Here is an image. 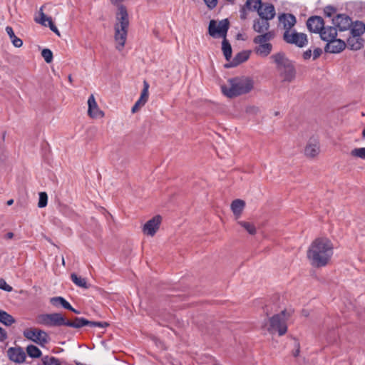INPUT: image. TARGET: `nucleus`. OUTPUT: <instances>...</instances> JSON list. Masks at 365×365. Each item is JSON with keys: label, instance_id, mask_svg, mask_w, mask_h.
<instances>
[{"label": "nucleus", "instance_id": "obj_1", "mask_svg": "<svg viewBox=\"0 0 365 365\" xmlns=\"http://www.w3.org/2000/svg\"><path fill=\"white\" fill-rule=\"evenodd\" d=\"M334 254L332 242L327 238L319 237L309 245L307 257L314 267H323L330 262Z\"/></svg>", "mask_w": 365, "mask_h": 365}, {"label": "nucleus", "instance_id": "obj_2", "mask_svg": "<svg viewBox=\"0 0 365 365\" xmlns=\"http://www.w3.org/2000/svg\"><path fill=\"white\" fill-rule=\"evenodd\" d=\"M124 0H111L112 4L118 5V11L117 13L118 22L115 24V35L114 38L117 45L116 49L122 51L124 48L129 26L128 14L126 8L123 4H120Z\"/></svg>", "mask_w": 365, "mask_h": 365}, {"label": "nucleus", "instance_id": "obj_3", "mask_svg": "<svg viewBox=\"0 0 365 365\" xmlns=\"http://www.w3.org/2000/svg\"><path fill=\"white\" fill-rule=\"evenodd\" d=\"M229 29L228 20L224 19L219 21L218 24L215 20H211L209 24V34L214 37H223L222 42V50L225 59L229 61L232 58V47L229 41L226 39V35Z\"/></svg>", "mask_w": 365, "mask_h": 365}, {"label": "nucleus", "instance_id": "obj_4", "mask_svg": "<svg viewBox=\"0 0 365 365\" xmlns=\"http://www.w3.org/2000/svg\"><path fill=\"white\" fill-rule=\"evenodd\" d=\"M229 86H221L223 94L229 98L246 94L251 91L254 87L253 80L248 77L231 78L229 80Z\"/></svg>", "mask_w": 365, "mask_h": 365}, {"label": "nucleus", "instance_id": "obj_5", "mask_svg": "<svg viewBox=\"0 0 365 365\" xmlns=\"http://www.w3.org/2000/svg\"><path fill=\"white\" fill-rule=\"evenodd\" d=\"M276 64V68L283 82L290 83L296 77V69L292 61L283 53H277L271 56Z\"/></svg>", "mask_w": 365, "mask_h": 365}, {"label": "nucleus", "instance_id": "obj_6", "mask_svg": "<svg viewBox=\"0 0 365 365\" xmlns=\"http://www.w3.org/2000/svg\"><path fill=\"white\" fill-rule=\"evenodd\" d=\"M274 31H271L263 34H259L253 38V42L258 46L255 48L257 54L266 57L270 54L272 45L269 41L274 38Z\"/></svg>", "mask_w": 365, "mask_h": 365}, {"label": "nucleus", "instance_id": "obj_7", "mask_svg": "<svg viewBox=\"0 0 365 365\" xmlns=\"http://www.w3.org/2000/svg\"><path fill=\"white\" fill-rule=\"evenodd\" d=\"M269 326L267 331L270 334L278 332L279 336H282L287 331L286 311L283 310L279 314H274L269 320Z\"/></svg>", "mask_w": 365, "mask_h": 365}, {"label": "nucleus", "instance_id": "obj_8", "mask_svg": "<svg viewBox=\"0 0 365 365\" xmlns=\"http://www.w3.org/2000/svg\"><path fill=\"white\" fill-rule=\"evenodd\" d=\"M24 336L27 339L34 341L41 346H44L50 341V338L47 332L36 328H30L24 330Z\"/></svg>", "mask_w": 365, "mask_h": 365}, {"label": "nucleus", "instance_id": "obj_9", "mask_svg": "<svg viewBox=\"0 0 365 365\" xmlns=\"http://www.w3.org/2000/svg\"><path fill=\"white\" fill-rule=\"evenodd\" d=\"M283 40L289 44H294L299 48H303L308 43L307 34L297 32L295 30L289 32L285 31L283 34Z\"/></svg>", "mask_w": 365, "mask_h": 365}, {"label": "nucleus", "instance_id": "obj_10", "mask_svg": "<svg viewBox=\"0 0 365 365\" xmlns=\"http://www.w3.org/2000/svg\"><path fill=\"white\" fill-rule=\"evenodd\" d=\"M162 217L160 215H155L149 220L143 227V232L145 235L153 236L160 227Z\"/></svg>", "mask_w": 365, "mask_h": 365}, {"label": "nucleus", "instance_id": "obj_11", "mask_svg": "<svg viewBox=\"0 0 365 365\" xmlns=\"http://www.w3.org/2000/svg\"><path fill=\"white\" fill-rule=\"evenodd\" d=\"M307 26L309 31L320 34L324 26V19L319 16H312L307 19Z\"/></svg>", "mask_w": 365, "mask_h": 365}, {"label": "nucleus", "instance_id": "obj_12", "mask_svg": "<svg viewBox=\"0 0 365 365\" xmlns=\"http://www.w3.org/2000/svg\"><path fill=\"white\" fill-rule=\"evenodd\" d=\"M259 17L265 20L270 21L273 19L276 15V11L274 5L269 2L262 3L261 7L257 11Z\"/></svg>", "mask_w": 365, "mask_h": 365}, {"label": "nucleus", "instance_id": "obj_13", "mask_svg": "<svg viewBox=\"0 0 365 365\" xmlns=\"http://www.w3.org/2000/svg\"><path fill=\"white\" fill-rule=\"evenodd\" d=\"M333 23L340 31L349 30L353 24L351 19L346 14H338L333 19Z\"/></svg>", "mask_w": 365, "mask_h": 365}, {"label": "nucleus", "instance_id": "obj_14", "mask_svg": "<svg viewBox=\"0 0 365 365\" xmlns=\"http://www.w3.org/2000/svg\"><path fill=\"white\" fill-rule=\"evenodd\" d=\"M9 359L16 363H23L26 359V354L21 347H11L7 351Z\"/></svg>", "mask_w": 365, "mask_h": 365}, {"label": "nucleus", "instance_id": "obj_15", "mask_svg": "<svg viewBox=\"0 0 365 365\" xmlns=\"http://www.w3.org/2000/svg\"><path fill=\"white\" fill-rule=\"evenodd\" d=\"M88 113L90 117L93 118H98L103 117L104 113L99 109L93 95H91L89 96L88 99Z\"/></svg>", "mask_w": 365, "mask_h": 365}, {"label": "nucleus", "instance_id": "obj_16", "mask_svg": "<svg viewBox=\"0 0 365 365\" xmlns=\"http://www.w3.org/2000/svg\"><path fill=\"white\" fill-rule=\"evenodd\" d=\"M346 47V43L341 39L334 38V40L328 42L325 46L326 52L338 53L342 51Z\"/></svg>", "mask_w": 365, "mask_h": 365}, {"label": "nucleus", "instance_id": "obj_17", "mask_svg": "<svg viewBox=\"0 0 365 365\" xmlns=\"http://www.w3.org/2000/svg\"><path fill=\"white\" fill-rule=\"evenodd\" d=\"M279 21L283 25L285 31H292V28L296 24V17L292 14H282L278 17Z\"/></svg>", "mask_w": 365, "mask_h": 365}, {"label": "nucleus", "instance_id": "obj_18", "mask_svg": "<svg viewBox=\"0 0 365 365\" xmlns=\"http://www.w3.org/2000/svg\"><path fill=\"white\" fill-rule=\"evenodd\" d=\"M269 21L262 18L259 17L253 21L252 29L258 34H263L269 32Z\"/></svg>", "mask_w": 365, "mask_h": 365}, {"label": "nucleus", "instance_id": "obj_19", "mask_svg": "<svg viewBox=\"0 0 365 365\" xmlns=\"http://www.w3.org/2000/svg\"><path fill=\"white\" fill-rule=\"evenodd\" d=\"M66 318L61 313H51L48 317V327H61L66 326Z\"/></svg>", "mask_w": 365, "mask_h": 365}, {"label": "nucleus", "instance_id": "obj_20", "mask_svg": "<svg viewBox=\"0 0 365 365\" xmlns=\"http://www.w3.org/2000/svg\"><path fill=\"white\" fill-rule=\"evenodd\" d=\"M250 57V51H242L234 57L232 61L225 64L226 68H232L238 66L239 64L246 61Z\"/></svg>", "mask_w": 365, "mask_h": 365}, {"label": "nucleus", "instance_id": "obj_21", "mask_svg": "<svg viewBox=\"0 0 365 365\" xmlns=\"http://www.w3.org/2000/svg\"><path fill=\"white\" fill-rule=\"evenodd\" d=\"M319 35L324 41H327L328 43L330 41L334 40V38H336V29L334 26H324Z\"/></svg>", "mask_w": 365, "mask_h": 365}, {"label": "nucleus", "instance_id": "obj_22", "mask_svg": "<svg viewBox=\"0 0 365 365\" xmlns=\"http://www.w3.org/2000/svg\"><path fill=\"white\" fill-rule=\"evenodd\" d=\"M319 153V144L316 140H310L305 147L304 154L309 158H314Z\"/></svg>", "mask_w": 365, "mask_h": 365}, {"label": "nucleus", "instance_id": "obj_23", "mask_svg": "<svg viewBox=\"0 0 365 365\" xmlns=\"http://www.w3.org/2000/svg\"><path fill=\"white\" fill-rule=\"evenodd\" d=\"M90 321L83 317H75L73 321L66 319V326L80 329L85 326H89Z\"/></svg>", "mask_w": 365, "mask_h": 365}, {"label": "nucleus", "instance_id": "obj_24", "mask_svg": "<svg viewBox=\"0 0 365 365\" xmlns=\"http://www.w3.org/2000/svg\"><path fill=\"white\" fill-rule=\"evenodd\" d=\"M348 47L354 51L361 49L364 46V41L360 36H350L347 38Z\"/></svg>", "mask_w": 365, "mask_h": 365}, {"label": "nucleus", "instance_id": "obj_25", "mask_svg": "<svg viewBox=\"0 0 365 365\" xmlns=\"http://www.w3.org/2000/svg\"><path fill=\"white\" fill-rule=\"evenodd\" d=\"M351 36H360L365 32V24L361 21L353 22L351 28L349 29Z\"/></svg>", "mask_w": 365, "mask_h": 365}, {"label": "nucleus", "instance_id": "obj_26", "mask_svg": "<svg viewBox=\"0 0 365 365\" xmlns=\"http://www.w3.org/2000/svg\"><path fill=\"white\" fill-rule=\"evenodd\" d=\"M245 206V202L242 200L237 199L232 201L231 204V210L234 215L239 217Z\"/></svg>", "mask_w": 365, "mask_h": 365}, {"label": "nucleus", "instance_id": "obj_27", "mask_svg": "<svg viewBox=\"0 0 365 365\" xmlns=\"http://www.w3.org/2000/svg\"><path fill=\"white\" fill-rule=\"evenodd\" d=\"M50 303L55 307H62L66 309L71 308V304L62 297H51Z\"/></svg>", "mask_w": 365, "mask_h": 365}, {"label": "nucleus", "instance_id": "obj_28", "mask_svg": "<svg viewBox=\"0 0 365 365\" xmlns=\"http://www.w3.org/2000/svg\"><path fill=\"white\" fill-rule=\"evenodd\" d=\"M15 319L6 311L0 309V322L5 326L9 327L14 324Z\"/></svg>", "mask_w": 365, "mask_h": 365}, {"label": "nucleus", "instance_id": "obj_29", "mask_svg": "<svg viewBox=\"0 0 365 365\" xmlns=\"http://www.w3.org/2000/svg\"><path fill=\"white\" fill-rule=\"evenodd\" d=\"M6 31L9 35L10 40L11 41L13 45L16 48H20L23 45V41L21 38L16 36L14 34V30L12 27L8 26L6 27Z\"/></svg>", "mask_w": 365, "mask_h": 365}, {"label": "nucleus", "instance_id": "obj_30", "mask_svg": "<svg viewBox=\"0 0 365 365\" xmlns=\"http://www.w3.org/2000/svg\"><path fill=\"white\" fill-rule=\"evenodd\" d=\"M72 282L79 287L87 289L88 287L87 282L85 278L78 277L76 274L72 273L71 274Z\"/></svg>", "mask_w": 365, "mask_h": 365}, {"label": "nucleus", "instance_id": "obj_31", "mask_svg": "<svg viewBox=\"0 0 365 365\" xmlns=\"http://www.w3.org/2000/svg\"><path fill=\"white\" fill-rule=\"evenodd\" d=\"M26 352L31 358H39L42 354L41 351L33 344H30L26 347Z\"/></svg>", "mask_w": 365, "mask_h": 365}, {"label": "nucleus", "instance_id": "obj_32", "mask_svg": "<svg viewBox=\"0 0 365 365\" xmlns=\"http://www.w3.org/2000/svg\"><path fill=\"white\" fill-rule=\"evenodd\" d=\"M148 88H149V84L147 81L143 82V89L141 92V95L140 98L137 101V102H139L141 105H145L148 99Z\"/></svg>", "mask_w": 365, "mask_h": 365}, {"label": "nucleus", "instance_id": "obj_33", "mask_svg": "<svg viewBox=\"0 0 365 365\" xmlns=\"http://www.w3.org/2000/svg\"><path fill=\"white\" fill-rule=\"evenodd\" d=\"M43 7L44 6H42L39 9V18L36 17L35 21L38 24H40L44 26H47V23L49 21V20L51 19V17H48L44 13H43Z\"/></svg>", "mask_w": 365, "mask_h": 365}, {"label": "nucleus", "instance_id": "obj_34", "mask_svg": "<svg viewBox=\"0 0 365 365\" xmlns=\"http://www.w3.org/2000/svg\"><path fill=\"white\" fill-rule=\"evenodd\" d=\"M262 4V2L261 0H247L245 5L249 10L256 11L257 12Z\"/></svg>", "mask_w": 365, "mask_h": 365}, {"label": "nucleus", "instance_id": "obj_35", "mask_svg": "<svg viewBox=\"0 0 365 365\" xmlns=\"http://www.w3.org/2000/svg\"><path fill=\"white\" fill-rule=\"evenodd\" d=\"M41 361L43 365H61L59 359L54 356H44Z\"/></svg>", "mask_w": 365, "mask_h": 365}, {"label": "nucleus", "instance_id": "obj_36", "mask_svg": "<svg viewBox=\"0 0 365 365\" xmlns=\"http://www.w3.org/2000/svg\"><path fill=\"white\" fill-rule=\"evenodd\" d=\"M238 224L241 225L249 234L255 235L256 233V228L255 225L248 222L240 221Z\"/></svg>", "mask_w": 365, "mask_h": 365}, {"label": "nucleus", "instance_id": "obj_37", "mask_svg": "<svg viewBox=\"0 0 365 365\" xmlns=\"http://www.w3.org/2000/svg\"><path fill=\"white\" fill-rule=\"evenodd\" d=\"M351 155L365 160V148H354L351 151Z\"/></svg>", "mask_w": 365, "mask_h": 365}, {"label": "nucleus", "instance_id": "obj_38", "mask_svg": "<svg viewBox=\"0 0 365 365\" xmlns=\"http://www.w3.org/2000/svg\"><path fill=\"white\" fill-rule=\"evenodd\" d=\"M49 314H41L36 317V321L38 324L48 327Z\"/></svg>", "mask_w": 365, "mask_h": 365}, {"label": "nucleus", "instance_id": "obj_39", "mask_svg": "<svg viewBox=\"0 0 365 365\" xmlns=\"http://www.w3.org/2000/svg\"><path fill=\"white\" fill-rule=\"evenodd\" d=\"M48 202V195L45 192L39 193V199L38 202V207L40 208L45 207Z\"/></svg>", "mask_w": 365, "mask_h": 365}, {"label": "nucleus", "instance_id": "obj_40", "mask_svg": "<svg viewBox=\"0 0 365 365\" xmlns=\"http://www.w3.org/2000/svg\"><path fill=\"white\" fill-rule=\"evenodd\" d=\"M41 56L48 63H51L53 60V53L48 48L43 49L41 51Z\"/></svg>", "mask_w": 365, "mask_h": 365}, {"label": "nucleus", "instance_id": "obj_41", "mask_svg": "<svg viewBox=\"0 0 365 365\" xmlns=\"http://www.w3.org/2000/svg\"><path fill=\"white\" fill-rule=\"evenodd\" d=\"M108 326V324L106 322H94L90 321L89 326L90 327H98V328H106Z\"/></svg>", "mask_w": 365, "mask_h": 365}, {"label": "nucleus", "instance_id": "obj_42", "mask_svg": "<svg viewBox=\"0 0 365 365\" xmlns=\"http://www.w3.org/2000/svg\"><path fill=\"white\" fill-rule=\"evenodd\" d=\"M0 289L10 292L13 290V288L4 279H0Z\"/></svg>", "mask_w": 365, "mask_h": 365}, {"label": "nucleus", "instance_id": "obj_43", "mask_svg": "<svg viewBox=\"0 0 365 365\" xmlns=\"http://www.w3.org/2000/svg\"><path fill=\"white\" fill-rule=\"evenodd\" d=\"M324 12L325 16L331 17L336 12V9L331 6H327L324 8Z\"/></svg>", "mask_w": 365, "mask_h": 365}, {"label": "nucleus", "instance_id": "obj_44", "mask_svg": "<svg viewBox=\"0 0 365 365\" xmlns=\"http://www.w3.org/2000/svg\"><path fill=\"white\" fill-rule=\"evenodd\" d=\"M247 10H249L245 5H244L240 10V16L242 20H245L247 18Z\"/></svg>", "mask_w": 365, "mask_h": 365}, {"label": "nucleus", "instance_id": "obj_45", "mask_svg": "<svg viewBox=\"0 0 365 365\" xmlns=\"http://www.w3.org/2000/svg\"><path fill=\"white\" fill-rule=\"evenodd\" d=\"M210 9H213L217 4V0H203Z\"/></svg>", "mask_w": 365, "mask_h": 365}, {"label": "nucleus", "instance_id": "obj_46", "mask_svg": "<svg viewBox=\"0 0 365 365\" xmlns=\"http://www.w3.org/2000/svg\"><path fill=\"white\" fill-rule=\"evenodd\" d=\"M47 26H48V27L50 28V29L54 32L55 34H56L58 36H60V32L58 31V29H57V27L55 26V24H53V21H52V19L51 20H49V21L48 22L47 24Z\"/></svg>", "mask_w": 365, "mask_h": 365}, {"label": "nucleus", "instance_id": "obj_47", "mask_svg": "<svg viewBox=\"0 0 365 365\" xmlns=\"http://www.w3.org/2000/svg\"><path fill=\"white\" fill-rule=\"evenodd\" d=\"M7 333L4 329L0 327V341L3 342L7 339Z\"/></svg>", "mask_w": 365, "mask_h": 365}, {"label": "nucleus", "instance_id": "obj_48", "mask_svg": "<svg viewBox=\"0 0 365 365\" xmlns=\"http://www.w3.org/2000/svg\"><path fill=\"white\" fill-rule=\"evenodd\" d=\"M322 53V50L320 48H316L313 51V59L315 60L319 58Z\"/></svg>", "mask_w": 365, "mask_h": 365}, {"label": "nucleus", "instance_id": "obj_49", "mask_svg": "<svg viewBox=\"0 0 365 365\" xmlns=\"http://www.w3.org/2000/svg\"><path fill=\"white\" fill-rule=\"evenodd\" d=\"M311 56H312V50L311 49L307 50L303 53V58L304 60L309 59L311 58Z\"/></svg>", "mask_w": 365, "mask_h": 365}, {"label": "nucleus", "instance_id": "obj_50", "mask_svg": "<svg viewBox=\"0 0 365 365\" xmlns=\"http://www.w3.org/2000/svg\"><path fill=\"white\" fill-rule=\"evenodd\" d=\"M295 346L297 349L293 352V355L297 356L299 354V344L297 341L295 342Z\"/></svg>", "mask_w": 365, "mask_h": 365}, {"label": "nucleus", "instance_id": "obj_51", "mask_svg": "<svg viewBox=\"0 0 365 365\" xmlns=\"http://www.w3.org/2000/svg\"><path fill=\"white\" fill-rule=\"evenodd\" d=\"M13 237H14V233H13V232H7V233L6 234V235H5V237H6V239H11V238H13Z\"/></svg>", "mask_w": 365, "mask_h": 365}, {"label": "nucleus", "instance_id": "obj_52", "mask_svg": "<svg viewBox=\"0 0 365 365\" xmlns=\"http://www.w3.org/2000/svg\"><path fill=\"white\" fill-rule=\"evenodd\" d=\"M68 310H70L73 312H74L75 314H80V312L76 310V309H74L72 306H71V309H68Z\"/></svg>", "mask_w": 365, "mask_h": 365}, {"label": "nucleus", "instance_id": "obj_53", "mask_svg": "<svg viewBox=\"0 0 365 365\" xmlns=\"http://www.w3.org/2000/svg\"><path fill=\"white\" fill-rule=\"evenodd\" d=\"M134 106H135L136 108H139V107L143 106V105H141L140 103H139V102H137V101H136V102H135V103L134 104Z\"/></svg>", "mask_w": 365, "mask_h": 365}, {"label": "nucleus", "instance_id": "obj_54", "mask_svg": "<svg viewBox=\"0 0 365 365\" xmlns=\"http://www.w3.org/2000/svg\"><path fill=\"white\" fill-rule=\"evenodd\" d=\"M138 109V108H136L135 106H133V108H132V110H132V113H135V112H136V110H137Z\"/></svg>", "mask_w": 365, "mask_h": 365}, {"label": "nucleus", "instance_id": "obj_55", "mask_svg": "<svg viewBox=\"0 0 365 365\" xmlns=\"http://www.w3.org/2000/svg\"><path fill=\"white\" fill-rule=\"evenodd\" d=\"M14 202V200H9L8 202H7V205H11Z\"/></svg>", "mask_w": 365, "mask_h": 365}, {"label": "nucleus", "instance_id": "obj_56", "mask_svg": "<svg viewBox=\"0 0 365 365\" xmlns=\"http://www.w3.org/2000/svg\"><path fill=\"white\" fill-rule=\"evenodd\" d=\"M62 263H63V264H65V262H64V259H63V258L62 259Z\"/></svg>", "mask_w": 365, "mask_h": 365}, {"label": "nucleus", "instance_id": "obj_57", "mask_svg": "<svg viewBox=\"0 0 365 365\" xmlns=\"http://www.w3.org/2000/svg\"><path fill=\"white\" fill-rule=\"evenodd\" d=\"M363 135L365 136V130H363Z\"/></svg>", "mask_w": 365, "mask_h": 365}]
</instances>
